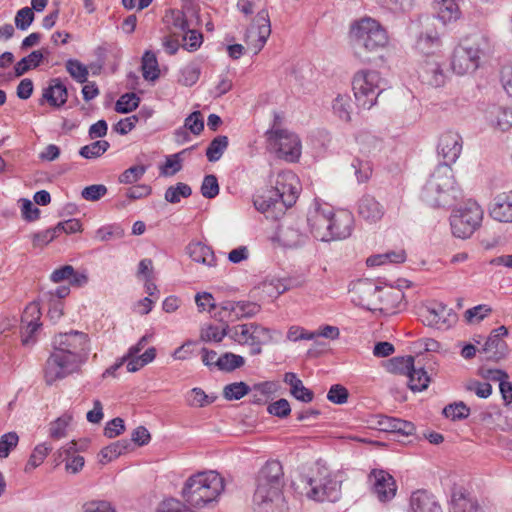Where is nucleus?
Here are the masks:
<instances>
[{"label":"nucleus","instance_id":"1","mask_svg":"<svg viewBox=\"0 0 512 512\" xmlns=\"http://www.w3.org/2000/svg\"><path fill=\"white\" fill-rule=\"evenodd\" d=\"M90 340L86 333L71 330L53 337V351L44 366V380L53 385L70 374L77 372L87 361Z\"/></svg>","mask_w":512,"mask_h":512},{"label":"nucleus","instance_id":"2","mask_svg":"<svg viewBox=\"0 0 512 512\" xmlns=\"http://www.w3.org/2000/svg\"><path fill=\"white\" fill-rule=\"evenodd\" d=\"M283 468L279 461H268L259 471L253 495L256 512H285L286 502L282 493Z\"/></svg>","mask_w":512,"mask_h":512},{"label":"nucleus","instance_id":"3","mask_svg":"<svg viewBox=\"0 0 512 512\" xmlns=\"http://www.w3.org/2000/svg\"><path fill=\"white\" fill-rule=\"evenodd\" d=\"M224 489V478L218 472L202 471L185 480L181 497L190 508L201 509L216 503Z\"/></svg>","mask_w":512,"mask_h":512},{"label":"nucleus","instance_id":"4","mask_svg":"<svg viewBox=\"0 0 512 512\" xmlns=\"http://www.w3.org/2000/svg\"><path fill=\"white\" fill-rule=\"evenodd\" d=\"M350 40L355 55L369 62V53H376L388 43V35L380 23L370 17L354 22L350 28Z\"/></svg>","mask_w":512,"mask_h":512},{"label":"nucleus","instance_id":"5","mask_svg":"<svg viewBox=\"0 0 512 512\" xmlns=\"http://www.w3.org/2000/svg\"><path fill=\"white\" fill-rule=\"evenodd\" d=\"M461 197L449 165H438L424 185L421 198L432 207H450Z\"/></svg>","mask_w":512,"mask_h":512},{"label":"nucleus","instance_id":"6","mask_svg":"<svg viewBox=\"0 0 512 512\" xmlns=\"http://www.w3.org/2000/svg\"><path fill=\"white\" fill-rule=\"evenodd\" d=\"M304 482L305 495L311 500L336 502L341 497V482L325 466H318Z\"/></svg>","mask_w":512,"mask_h":512},{"label":"nucleus","instance_id":"7","mask_svg":"<svg viewBox=\"0 0 512 512\" xmlns=\"http://www.w3.org/2000/svg\"><path fill=\"white\" fill-rule=\"evenodd\" d=\"M230 338L240 345L248 346L251 355L262 353V346L277 342L282 333L271 330L257 323H246L232 327Z\"/></svg>","mask_w":512,"mask_h":512},{"label":"nucleus","instance_id":"8","mask_svg":"<svg viewBox=\"0 0 512 512\" xmlns=\"http://www.w3.org/2000/svg\"><path fill=\"white\" fill-rule=\"evenodd\" d=\"M267 147L276 156L287 162H297L301 156L302 145L295 133L282 128H270L265 133Z\"/></svg>","mask_w":512,"mask_h":512},{"label":"nucleus","instance_id":"9","mask_svg":"<svg viewBox=\"0 0 512 512\" xmlns=\"http://www.w3.org/2000/svg\"><path fill=\"white\" fill-rule=\"evenodd\" d=\"M381 76L375 70H360L352 80V89L358 105L370 109L376 104L377 98L383 91Z\"/></svg>","mask_w":512,"mask_h":512},{"label":"nucleus","instance_id":"10","mask_svg":"<svg viewBox=\"0 0 512 512\" xmlns=\"http://www.w3.org/2000/svg\"><path fill=\"white\" fill-rule=\"evenodd\" d=\"M349 292L351 294L352 302L364 307L368 310L382 309L379 303L383 301L384 297L399 298V293L394 294L392 291H384V289L375 284L370 279H358L350 284Z\"/></svg>","mask_w":512,"mask_h":512},{"label":"nucleus","instance_id":"11","mask_svg":"<svg viewBox=\"0 0 512 512\" xmlns=\"http://www.w3.org/2000/svg\"><path fill=\"white\" fill-rule=\"evenodd\" d=\"M482 219V208L476 202H467L450 216L453 235L461 239L469 238L479 228Z\"/></svg>","mask_w":512,"mask_h":512},{"label":"nucleus","instance_id":"12","mask_svg":"<svg viewBox=\"0 0 512 512\" xmlns=\"http://www.w3.org/2000/svg\"><path fill=\"white\" fill-rule=\"evenodd\" d=\"M270 182L273 185L270 192L278 198L283 206L291 207L298 197L300 184L296 174L290 170L278 172L270 176Z\"/></svg>","mask_w":512,"mask_h":512},{"label":"nucleus","instance_id":"13","mask_svg":"<svg viewBox=\"0 0 512 512\" xmlns=\"http://www.w3.org/2000/svg\"><path fill=\"white\" fill-rule=\"evenodd\" d=\"M271 34V23L269 13L266 9L260 10L247 28L244 41L248 49L258 54L265 46Z\"/></svg>","mask_w":512,"mask_h":512},{"label":"nucleus","instance_id":"14","mask_svg":"<svg viewBox=\"0 0 512 512\" xmlns=\"http://www.w3.org/2000/svg\"><path fill=\"white\" fill-rule=\"evenodd\" d=\"M481 54L482 50L479 42L457 46L452 56V70L458 75L474 72L479 66Z\"/></svg>","mask_w":512,"mask_h":512},{"label":"nucleus","instance_id":"15","mask_svg":"<svg viewBox=\"0 0 512 512\" xmlns=\"http://www.w3.org/2000/svg\"><path fill=\"white\" fill-rule=\"evenodd\" d=\"M422 322L440 330H447L457 321V315L451 308L443 303H433L421 312Z\"/></svg>","mask_w":512,"mask_h":512},{"label":"nucleus","instance_id":"16","mask_svg":"<svg viewBox=\"0 0 512 512\" xmlns=\"http://www.w3.org/2000/svg\"><path fill=\"white\" fill-rule=\"evenodd\" d=\"M260 305L248 301H226L223 302L219 310L214 313V317L221 322H234L242 318H250L259 313Z\"/></svg>","mask_w":512,"mask_h":512},{"label":"nucleus","instance_id":"17","mask_svg":"<svg viewBox=\"0 0 512 512\" xmlns=\"http://www.w3.org/2000/svg\"><path fill=\"white\" fill-rule=\"evenodd\" d=\"M332 206L319 204L309 212L307 222L315 239L328 242Z\"/></svg>","mask_w":512,"mask_h":512},{"label":"nucleus","instance_id":"18","mask_svg":"<svg viewBox=\"0 0 512 512\" xmlns=\"http://www.w3.org/2000/svg\"><path fill=\"white\" fill-rule=\"evenodd\" d=\"M301 222L294 219L284 220L278 227L274 240L284 248H297L303 245L308 236L301 229Z\"/></svg>","mask_w":512,"mask_h":512},{"label":"nucleus","instance_id":"19","mask_svg":"<svg viewBox=\"0 0 512 512\" xmlns=\"http://www.w3.org/2000/svg\"><path fill=\"white\" fill-rule=\"evenodd\" d=\"M41 312L37 303H30L26 306L21 317V341L24 346H32L36 342L34 334L41 326Z\"/></svg>","mask_w":512,"mask_h":512},{"label":"nucleus","instance_id":"20","mask_svg":"<svg viewBox=\"0 0 512 512\" xmlns=\"http://www.w3.org/2000/svg\"><path fill=\"white\" fill-rule=\"evenodd\" d=\"M438 154L444 159L443 165H451L459 158L462 151V138L457 132H444L438 142Z\"/></svg>","mask_w":512,"mask_h":512},{"label":"nucleus","instance_id":"21","mask_svg":"<svg viewBox=\"0 0 512 512\" xmlns=\"http://www.w3.org/2000/svg\"><path fill=\"white\" fill-rule=\"evenodd\" d=\"M353 225L354 217L351 212L347 210L334 211L332 208L328 241L348 238L352 233Z\"/></svg>","mask_w":512,"mask_h":512},{"label":"nucleus","instance_id":"22","mask_svg":"<svg viewBox=\"0 0 512 512\" xmlns=\"http://www.w3.org/2000/svg\"><path fill=\"white\" fill-rule=\"evenodd\" d=\"M369 480L373 486V492L381 502L391 500L397 490L395 480L392 475L383 470H374L369 475Z\"/></svg>","mask_w":512,"mask_h":512},{"label":"nucleus","instance_id":"23","mask_svg":"<svg viewBox=\"0 0 512 512\" xmlns=\"http://www.w3.org/2000/svg\"><path fill=\"white\" fill-rule=\"evenodd\" d=\"M490 216L503 223H512V191L498 194L491 203Z\"/></svg>","mask_w":512,"mask_h":512},{"label":"nucleus","instance_id":"24","mask_svg":"<svg viewBox=\"0 0 512 512\" xmlns=\"http://www.w3.org/2000/svg\"><path fill=\"white\" fill-rule=\"evenodd\" d=\"M419 77L422 82L433 86L440 87L445 83V73L440 63L434 58H428L421 66Z\"/></svg>","mask_w":512,"mask_h":512},{"label":"nucleus","instance_id":"25","mask_svg":"<svg viewBox=\"0 0 512 512\" xmlns=\"http://www.w3.org/2000/svg\"><path fill=\"white\" fill-rule=\"evenodd\" d=\"M384 207L371 195H364L358 202V214L370 223H375L384 215Z\"/></svg>","mask_w":512,"mask_h":512},{"label":"nucleus","instance_id":"26","mask_svg":"<svg viewBox=\"0 0 512 512\" xmlns=\"http://www.w3.org/2000/svg\"><path fill=\"white\" fill-rule=\"evenodd\" d=\"M412 512H442L435 497L425 490L413 492L410 498Z\"/></svg>","mask_w":512,"mask_h":512},{"label":"nucleus","instance_id":"27","mask_svg":"<svg viewBox=\"0 0 512 512\" xmlns=\"http://www.w3.org/2000/svg\"><path fill=\"white\" fill-rule=\"evenodd\" d=\"M42 98L51 106L59 108L67 102V88L60 78H54L50 81V85L43 90Z\"/></svg>","mask_w":512,"mask_h":512},{"label":"nucleus","instance_id":"28","mask_svg":"<svg viewBox=\"0 0 512 512\" xmlns=\"http://www.w3.org/2000/svg\"><path fill=\"white\" fill-rule=\"evenodd\" d=\"M186 251L190 258L198 263L208 267L216 266V257L211 247L206 244L195 241L188 244Z\"/></svg>","mask_w":512,"mask_h":512},{"label":"nucleus","instance_id":"29","mask_svg":"<svg viewBox=\"0 0 512 512\" xmlns=\"http://www.w3.org/2000/svg\"><path fill=\"white\" fill-rule=\"evenodd\" d=\"M490 124L502 131L508 130L512 125V109L504 106L492 105L486 112Z\"/></svg>","mask_w":512,"mask_h":512},{"label":"nucleus","instance_id":"30","mask_svg":"<svg viewBox=\"0 0 512 512\" xmlns=\"http://www.w3.org/2000/svg\"><path fill=\"white\" fill-rule=\"evenodd\" d=\"M432 7L437 18L444 24L456 21L461 16L456 0H434Z\"/></svg>","mask_w":512,"mask_h":512},{"label":"nucleus","instance_id":"31","mask_svg":"<svg viewBox=\"0 0 512 512\" xmlns=\"http://www.w3.org/2000/svg\"><path fill=\"white\" fill-rule=\"evenodd\" d=\"M283 381L290 386V394L295 399L304 403H310L313 400V392L304 386L302 380L295 373H285Z\"/></svg>","mask_w":512,"mask_h":512},{"label":"nucleus","instance_id":"32","mask_svg":"<svg viewBox=\"0 0 512 512\" xmlns=\"http://www.w3.org/2000/svg\"><path fill=\"white\" fill-rule=\"evenodd\" d=\"M379 425L381 430L385 432L397 433L403 436L412 435L415 431V425L412 422L389 416L381 417Z\"/></svg>","mask_w":512,"mask_h":512},{"label":"nucleus","instance_id":"33","mask_svg":"<svg viewBox=\"0 0 512 512\" xmlns=\"http://www.w3.org/2000/svg\"><path fill=\"white\" fill-rule=\"evenodd\" d=\"M478 503L463 490H454L451 497L450 512H477Z\"/></svg>","mask_w":512,"mask_h":512},{"label":"nucleus","instance_id":"34","mask_svg":"<svg viewBox=\"0 0 512 512\" xmlns=\"http://www.w3.org/2000/svg\"><path fill=\"white\" fill-rule=\"evenodd\" d=\"M406 260V252L404 249L388 251L382 254L372 255L367 258L366 264L370 267L380 266L386 263H403Z\"/></svg>","mask_w":512,"mask_h":512},{"label":"nucleus","instance_id":"35","mask_svg":"<svg viewBox=\"0 0 512 512\" xmlns=\"http://www.w3.org/2000/svg\"><path fill=\"white\" fill-rule=\"evenodd\" d=\"M244 364L245 359L241 355L225 352L216 359L215 367L220 371L232 372L241 368Z\"/></svg>","mask_w":512,"mask_h":512},{"label":"nucleus","instance_id":"36","mask_svg":"<svg viewBox=\"0 0 512 512\" xmlns=\"http://www.w3.org/2000/svg\"><path fill=\"white\" fill-rule=\"evenodd\" d=\"M44 58V54L41 50L32 51L28 56L23 57L14 66L15 75L20 77L28 72L32 68H36L40 65Z\"/></svg>","mask_w":512,"mask_h":512},{"label":"nucleus","instance_id":"37","mask_svg":"<svg viewBox=\"0 0 512 512\" xmlns=\"http://www.w3.org/2000/svg\"><path fill=\"white\" fill-rule=\"evenodd\" d=\"M333 112L342 121L349 122L352 113V99L349 95L339 94L333 101Z\"/></svg>","mask_w":512,"mask_h":512},{"label":"nucleus","instance_id":"38","mask_svg":"<svg viewBox=\"0 0 512 512\" xmlns=\"http://www.w3.org/2000/svg\"><path fill=\"white\" fill-rule=\"evenodd\" d=\"M407 384L409 388L414 392H420L428 387L430 378L423 367L414 368L411 373L407 375Z\"/></svg>","mask_w":512,"mask_h":512},{"label":"nucleus","instance_id":"39","mask_svg":"<svg viewBox=\"0 0 512 512\" xmlns=\"http://www.w3.org/2000/svg\"><path fill=\"white\" fill-rule=\"evenodd\" d=\"M505 349L506 344L503 341V339H501L500 337H498V335L492 332L490 333L489 337L487 338L482 348L483 352L489 355V358L495 359L501 358L505 353Z\"/></svg>","mask_w":512,"mask_h":512},{"label":"nucleus","instance_id":"40","mask_svg":"<svg viewBox=\"0 0 512 512\" xmlns=\"http://www.w3.org/2000/svg\"><path fill=\"white\" fill-rule=\"evenodd\" d=\"M228 137L219 135L215 137L206 149V156L210 162L218 161L228 147Z\"/></svg>","mask_w":512,"mask_h":512},{"label":"nucleus","instance_id":"41","mask_svg":"<svg viewBox=\"0 0 512 512\" xmlns=\"http://www.w3.org/2000/svg\"><path fill=\"white\" fill-rule=\"evenodd\" d=\"M142 73L146 80L154 81L159 77L158 62L155 54L146 51L142 58Z\"/></svg>","mask_w":512,"mask_h":512},{"label":"nucleus","instance_id":"42","mask_svg":"<svg viewBox=\"0 0 512 512\" xmlns=\"http://www.w3.org/2000/svg\"><path fill=\"white\" fill-rule=\"evenodd\" d=\"M415 368L413 356L394 357L389 361L388 370L407 376Z\"/></svg>","mask_w":512,"mask_h":512},{"label":"nucleus","instance_id":"43","mask_svg":"<svg viewBox=\"0 0 512 512\" xmlns=\"http://www.w3.org/2000/svg\"><path fill=\"white\" fill-rule=\"evenodd\" d=\"M216 397L207 395L203 389L195 387L186 395V403L190 407H205L214 402Z\"/></svg>","mask_w":512,"mask_h":512},{"label":"nucleus","instance_id":"44","mask_svg":"<svg viewBox=\"0 0 512 512\" xmlns=\"http://www.w3.org/2000/svg\"><path fill=\"white\" fill-rule=\"evenodd\" d=\"M416 45L420 52L426 55L434 54L440 47V38L436 32L426 33L418 38Z\"/></svg>","mask_w":512,"mask_h":512},{"label":"nucleus","instance_id":"45","mask_svg":"<svg viewBox=\"0 0 512 512\" xmlns=\"http://www.w3.org/2000/svg\"><path fill=\"white\" fill-rule=\"evenodd\" d=\"M192 194L191 187L182 182H178L175 186H170L166 189L164 198L167 202L176 204L179 203L181 197L187 198Z\"/></svg>","mask_w":512,"mask_h":512},{"label":"nucleus","instance_id":"46","mask_svg":"<svg viewBox=\"0 0 512 512\" xmlns=\"http://www.w3.org/2000/svg\"><path fill=\"white\" fill-rule=\"evenodd\" d=\"M110 147L106 140H97L80 148L79 154L85 159H94L103 155Z\"/></svg>","mask_w":512,"mask_h":512},{"label":"nucleus","instance_id":"47","mask_svg":"<svg viewBox=\"0 0 512 512\" xmlns=\"http://www.w3.org/2000/svg\"><path fill=\"white\" fill-rule=\"evenodd\" d=\"M230 329L231 328H229L227 324H225L223 328H219L218 326L214 325H208L201 329L200 338L204 342H220L226 335L230 336Z\"/></svg>","mask_w":512,"mask_h":512},{"label":"nucleus","instance_id":"48","mask_svg":"<svg viewBox=\"0 0 512 512\" xmlns=\"http://www.w3.org/2000/svg\"><path fill=\"white\" fill-rule=\"evenodd\" d=\"M67 72L79 83H86L89 75L88 68L79 60L69 59L65 64Z\"/></svg>","mask_w":512,"mask_h":512},{"label":"nucleus","instance_id":"49","mask_svg":"<svg viewBox=\"0 0 512 512\" xmlns=\"http://www.w3.org/2000/svg\"><path fill=\"white\" fill-rule=\"evenodd\" d=\"M201 73L200 66L196 63H189L181 69L179 83L184 86H193L199 79Z\"/></svg>","mask_w":512,"mask_h":512},{"label":"nucleus","instance_id":"50","mask_svg":"<svg viewBox=\"0 0 512 512\" xmlns=\"http://www.w3.org/2000/svg\"><path fill=\"white\" fill-rule=\"evenodd\" d=\"M194 149V146L188 149H184L179 153H176L174 155L168 156L166 158L165 164L161 167V175L164 176H171L176 174L182 169L181 165V155L185 154L189 150Z\"/></svg>","mask_w":512,"mask_h":512},{"label":"nucleus","instance_id":"51","mask_svg":"<svg viewBox=\"0 0 512 512\" xmlns=\"http://www.w3.org/2000/svg\"><path fill=\"white\" fill-rule=\"evenodd\" d=\"M443 414L453 421L466 419L470 415V408L462 401L444 407Z\"/></svg>","mask_w":512,"mask_h":512},{"label":"nucleus","instance_id":"52","mask_svg":"<svg viewBox=\"0 0 512 512\" xmlns=\"http://www.w3.org/2000/svg\"><path fill=\"white\" fill-rule=\"evenodd\" d=\"M250 392V387L245 382H234L223 389V396L226 400H239Z\"/></svg>","mask_w":512,"mask_h":512},{"label":"nucleus","instance_id":"53","mask_svg":"<svg viewBox=\"0 0 512 512\" xmlns=\"http://www.w3.org/2000/svg\"><path fill=\"white\" fill-rule=\"evenodd\" d=\"M140 102V98L135 93H125L117 100L115 110L118 113H130L135 110Z\"/></svg>","mask_w":512,"mask_h":512},{"label":"nucleus","instance_id":"54","mask_svg":"<svg viewBox=\"0 0 512 512\" xmlns=\"http://www.w3.org/2000/svg\"><path fill=\"white\" fill-rule=\"evenodd\" d=\"M492 313V308L486 304H480L465 311L464 318L467 323H479Z\"/></svg>","mask_w":512,"mask_h":512},{"label":"nucleus","instance_id":"55","mask_svg":"<svg viewBox=\"0 0 512 512\" xmlns=\"http://www.w3.org/2000/svg\"><path fill=\"white\" fill-rule=\"evenodd\" d=\"M129 445L127 440L114 442L101 450V456L106 459V462H110L124 453Z\"/></svg>","mask_w":512,"mask_h":512},{"label":"nucleus","instance_id":"56","mask_svg":"<svg viewBox=\"0 0 512 512\" xmlns=\"http://www.w3.org/2000/svg\"><path fill=\"white\" fill-rule=\"evenodd\" d=\"M182 40L184 42L183 47L184 49L194 52L198 48H200L202 42H203V35L194 29H188L185 32H183Z\"/></svg>","mask_w":512,"mask_h":512},{"label":"nucleus","instance_id":"57","mask_svg":"<svg viewBox=\"0 0 512 512\" xmlns=\"http://www.w3.org/2000/svg\"><path fill=\"white\" fill-rule=\"evenodd\" d=\"M279 202L278 198L269 190L266 194L257 195L255 197L254 206L259 212L266 213L270 209L275 208Z\"/></svg>","mask_w":512,"mask_h":512},{"label":"nucleus","instance_id":"58","mask_svg":"<svg viewBox=\"0 0 512 512\" xmlns=\"http://www.w3.org/2000/svg\"><path fill=\"white\" fill-rule=\"evenodd\" d=\"M155 512H196L183 501L170 498L162 501Z\"/></svg>","mask_w":512,"mask_h":512},{"label":"nucleus","instance_id":"59","mask_svg":"<svg viewBox=\"0 0 512 512\" xmlns=\"http://www.w3.org/2000/svg\"><path fill=\"white\" fill-rule=\"evenodd\" d=\"M71 420L70 416L64 415L57 418L50 424L49 434L53 439H61L66 436V429Z\"/></svg>","mask_w":512,"mask_h":512},{"label":"nucleus","instance_id":"60","mask_svg":"<svg viewBox=\"0 0 512 512\" xmlns=\"http://www.w3.org/2000/svg\"><path fill=\"white\" fill-rule=\"evenodd\" d=\"M466 391L475 393L479 398L486 399L492 394V386L487 382L469 380L465 384Z\"/></svg>","mask_w":512,"mask_h":512},{"label":"nucleus","instance_id":"61","mask_svg":"<svg viewBox=\"0 0 512 512\" xmlns=\"http://www.w3.org/2000/svg\"><path fill=\"white\" fill-rule=\"evenodd\" d=\"M203 197L213 199L219 194V184L215 175H206L201 185Z\"/></svg>","mask_w":512,"mask_h":512},{"label":"nucleus","instance_id":"62","mask_svg":"<svg viewBox=\"0 0 512 512\" xmlns=\"http://www.w3.org/2000/svg\"><path fill=\"white\" fill-rule=\"evenodd\" d=\"M51 449L52 448L46 446V444L37 445L29 457L26 470L38 467L44 461Z\"/></svg>","mask_w":512,"mask_h":512},{"label":"nucleus","instance_id":"63","mask_svg":"<svg viewBox=\"0 0 512 512\" xmlns=\"http://www.w3.org/2000/svg\"><path fill=\"white\" fill-rule=\"evenodd\" d=\"M146 172L144 165L132 166L126 169L120 176L119 182L123 184H132L137 182Z\"/></svg>","mask_w":512,"mask_h":512},{"label":"nucleus","instance_id":"64","mask_svg":"<svg viewBox=\"0 0 512 512\" xmlns=\"http://www.w3.org/2000/svg\"><path fill=\"white\" fill-rule=\"evenodd\" d=\"M82 512H116L110 502L104 500H92L83 505Z\"/></svg>","mask_w":512,"mask_h":512}]
</instances>
